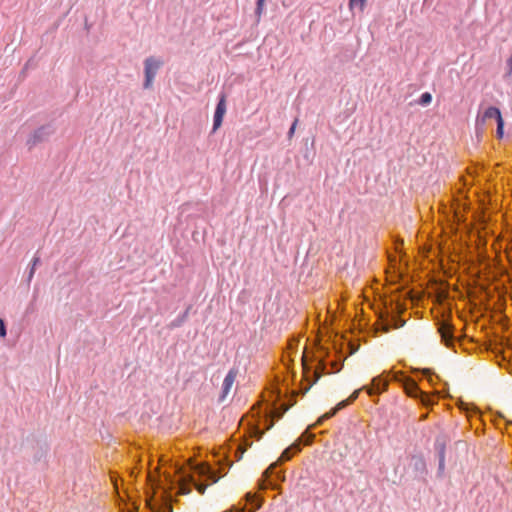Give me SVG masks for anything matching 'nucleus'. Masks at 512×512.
I'll return each mask as SVG.
<instances>
[{
  "instance_id": "1",
  "label": "nucleus",
  "mask_w": 512,
  "mask_h": 512,
  "mask_svg": "<svg viewBox=\"0 0 512 512\" xmlns=\"http://www.w3.org/2000/svg\"><path fill=\"white\" fill-rule=\"evenodd\" d=\"M303 444L301 441L296 440L294 443L286 447L281 453L277 462L271 464L258 478V492L262 489L271 488L276 489L280 482L285 480L284 471L279 470V466L292 459V457L302 451Z\"/></svg>"
},
{
  "instance_id": "28",
  "label": "nucleus",
  "mask_w": 512,
  "mask_h": 512,
  "mask_svg": "<svg viewBox=\"0 0 512 512\" xmlns=\"http://www.w3.org/2000/svg\"><path fill=\"white\" fill-rule=\"evenodd\" d=\"M42 131H43V129H40V130H38V131L34 134V136H33V137L35 138V140L33 141V144H35V143H36V138H38V135H39L40 133H42Z\"/></svg>"
},
{
  "instance_id": "16",
  "label": "nucleus",
  "mask_w": 512,
  "mask_h": 512,
  "mask_svg": "<svg viewBox=\"0 0 512 512\" xmlns=\"http://www.w3.org/2000/svg\"><path fill=\"white\" fill-rule=\"evenodd\" d=\"M367 0H349L350 10L358 8L361 12L364 10Z\"/></svg>"
},
{
  "instance_id": "2",
  "label": "nucleus",
  "mask_w": 512,
  "mask_h": 512,
  "mask_svg": "<svg viewBox=\"0 0 512 512\" xmlns=\"http://www.w3.org/2000/svg\"><path fill=\"white\" fill-rule=\"evenodd\" d=\"M219 475L206 463L197 464L193 467L191 474L183 475L179 479V493L189 494L192 487L203 494L208 484L216 483Z\"/></svg>"
},
{
  "instance_id": "14",
  "label": "nucleus",
  "mask_w": 512,
  "mask_h": 512,
  "mask_svg": "<svg viewBox=\"0 0 512 512\" xmlns=\"http://www.w3.org/2000/svg\"><path fill=\"white\" fill-rule=\"evenodd\" d=\"M236 375H237V373L234 370H230L228 372V374L226 375V377L223 381V385H222V390H223L222 398H224L229 393L230 389L232 388V386L235 382Z\"/></svg>"
},
{
  "instance_id": "4",
  "label": "nucleus",
  "mask_w": 512,
  "mask_h": 512,
  "mask_svg": "<svg viewBox=\"0 0 512 512\" xmlns=\"http://www.w3.org/2000/svg\"><path fill=\"white\" fill-rule=\"evenodd\" d=\"M392 373V381L399 383L408 397L419 401V403L426 408L434 405V397L421 390L414 379L405 375V373L402 371Z\"/></svg>"
},
{
  "instance_id": "7",
  "label": "nucleus",
  "mask_w": 512,
  "mask_h": 512,
  "mask_svg": "<svg viewBox=\"0 0 512 512\" xmlns=\"http://www.w3.org/2000/svg\"><path fill=\"white\" fill-rule=\"evenodd\" d=\"M437 328L441 336L442 343L446 347L452 348L455 345L456 337L454 335L455 327L452 323L451 316L443 315L437 322Z\"/></svg>"
},
{
  "instance_id": "19",
  "label": "nucleus",
  "mask_w": 512,
  "mask_h": 512,
  "mask_svg": "<svg viewBox=\"0 0 512 512\" xmlns=\"http://www.w3.org/2000/svg\"><path fill=\"white\" fill-rule=\"evenodd\" d=\"M38 263H39V258L35 257L33 259V261H32V265H31V268H30V271H29L28 281H31V279L34 277L36 266H37Z\"/></svg>"
},
{
  "instance_id": "11",
  "label": "nucleus",
  "mask_w": 512,
  "mask_h": 512,
  "mask_svg": "<svg viewBox=\"0 0 512 512\" xmlns=\"http://www.w3.org/2000/svg\"><path fill=\"white\" fill-rule=\"evenodd\" d=\"M503 118L501 111L494 106L488 107L483 114H478L476 118V124L475 129L476 133L479 134L480 132H483V127L485 125L486 120L488 119H495V121H498V119Z\"/></svg>"
},
{
  "instance_id": "8",
  "label": "nucleus",
  "mask_w": 512,
  "mask_h": 512,
  "mask_svg": "<svg viewBox=\"0 0 512 512\" xmlns=\"http://www.w3.org/2000/svg\"><path fill=\"white\" fill-rule=\"evenodd\" d=\"M162 65V61L155 57H148L144 61V75L145 80L143 83V87L145 89H150L152 87V83L154 78Z\"/></svg>"
},
{
  "instance_id": "24",
  "label": "nucleus",
  "mask_w": 512,
  "mask_h": 512,
  "mask_svg": "<svg viewBox=\"0 0 512 512\" xmlns=\"http://www.w3.org/2000/svg\"><path fill=\"white\" fill-rule=\"evenodd\" d=\"M444 466H445V458H439V465H438L439 472H442L444 470Z\"/></svg>"
},
{
  "instance_id": "5",
  "label": "nucleus",
  "mask_w": 512,
  "mask_h": 512,
  "mask_svg": "<svg viewBox=\"0 0 512 512\" xmlns=\"http://www.w3.org/2000/svg\"><path fill=\"white\" fill-rule=\"evenodd\" d=\"M270 398H267L265 393H258V441L262 438L264 431L261 430L260 422H261V413L262 406L265 404L266 409L270 413H275L277 411V404L281 399V392L278 388L274 387L272 391H270Z\"/></svg>"
},
{
  "instance_id": "15",
  "label": "nucleus",
  "mask_w": 512,
  "mask_h": 512,
  "mask_svg": "<svg viewBox=\"0 0 512 512\" xmlns=\"http://www.w3.org/2000/svg\"><path fill=\"white\" fill-rule=\"evenodd\" d=\"M435 450L437 451L438 458H445L446 439L445 437H437L435 441Z\"/></svg>"
},
{
  "instance_id": "26",
  "label": "nucleus",
  "mask_w": 512,
  "mask_h": 512,
  "mask_svg": "<svg viewBox=\"0 0 512 512\" xmlns=\"http://www.w3.org/2000/svg\"><path fill=\"white\" fill-rule=\"evenodd\" d=\"M264 0H258V17L260 16Z\"/></svg>"
},
{
  "instance_id": "20",
  "label": "nucleus",
  "mask_w": 512,
  "mask_h": 512,
  "mask_svg": "<svg viewBox=\"0 0 512 512\" xmlns=\"http://www.w3.org/2000/svg\"><path fill=\"white\" fill-rule=\"evenodd\" d=\"M7 335V329L4 320L0 319V337L5 338Z\"/></svg>"
},
{
  "instance_id": "23",
  "label": "nucleus",
  "mask_w": 512,
  "mask_h": 512,
  "mask_svg": "<svg viewBox=\"0 0 512 512\" xmlns=\"http://www.w3.org/2000/svg\"><path fill=\"white\" fill-rule=\"evenodd\" d=\"M266 428L265 430H269L274 425V420L270 418L265 419Z\"/></svg>"
},
{
  "instance_id": "29",
  "label": "nucleus",
  "mask_w": 512,
  "mask_h": 512,
  "mask_svg": "<svg viewBox=\"0 0 512 512\" xmlns=\"http://www.w3.org/2000/svg\"><path fill=\"white\" fill-rule=\"evenodd\" d=\"M427 416H428V414H427V413H426V414L421 415L420 420H422V421H423V420H426V419H427Z\"/></svg>"
},
{
  "instance_id": "12",
  "label": "nucleus",
  "mask_w": 512,
  "mask_h": 512,
  "mask_svg": "<svg viewBox=\"0 0 512 512\" xmlns=\"http://www.w3.org/2000/svg\"><path fill=\"white\" fill-rule=\"evenodd\" d=\"M226 109V98L224 95H221L214 113L213 131H216L222 125L223 118L226 114Z\"/></svg>"
},
{
  "instance_id": "22",
  "label": "nucleus",
  "mask_w": 512,
  "mask_h": 512,
  "mask_svg": "<svg viewBox=\"0 0 512 512\" xmlns=\"http://www.w3.org/2000/svg\"><path fill=\"white\" fill-rule=\"evenodd\" d=\"M297 122H298V120H297V119H295V120H294V122L292 123V125H291V127H290V129H289V131H288V136H289V137H292V135L294 134V131H295V128H296Z\"/></svg>"
},
{
  "instance_id": "13",
  "label": "nucleus",
  "mask_w": 512,
  "mask_h": 512,
  "mask_svg": "<svg viewBox=\"0 0 512 512\" xmlns=\"http://www.w3.org/2000/svg\"><path fill=\"white\" fill-rule=\"evenodd\" d=\"M316 424H317V421L314 424L308 426L307 429L297 439V440L301 441L303 446H309L314 442L315 434L312 432V430L320 426V425H316Z\"/></svg>"
},
{
  "instance_id": "27",
  "label": "nucleus",
  "mask_w": 512,
  "mask_h": 512,
  "mask_svg": "<svg viewBox=\"0 0 512 512\" xmlns=\"http://www.w3.org/2000/svg\"><path fill=\"white\" fill-rule=\"evenodd\" d=\"M262 503H263V499H262V497L258 494V502H257L258 510L261 508Z\"/></svg>"
},
{
  "instance_id": "18",
  "label": "nucleus",
  "mask_w": 512,
  "mask_h": 512,
  "mask_svg": "<svg viewBox=\"0 0 512 512\" xmlns=\"http://www.w3.org/2000/svg\"><path fill=\"white\" fill-rule=\"evenodd\" d=\"M431 101L432 95L429 92H425L420 96L418 103L422 106H427L431 103Z\"/></svg>"
},
{
  "instance_id": "25",
  "label": "nucleus",
  "mask_w": 512,
  "mask_h": 512,
  "mask_svg": "<svg viewBox=\"0 0 512 512\" xmlns=\"http://www.w3.org/2000/svg\"><path fill=\"white\" fill-rule=\"evenodd\" d=\"M242 448H243V447H242L241 445H238V447H237L236 455H237L238 459H241L242 454H243V452H244V450H242Z\"/></svg>"
},
{
  "instance_id": "3",
  "label": "nucleus",
  "mask_w": 512,
  "mask_h": 512,
  "mask_svg": "<svg viewBox=\"0 0 512 512\" xmlns=\"http://www.w3.org/2000/svg\"><path fill=\"white\" fill-rule=\"evenodd\" d=\"M329 355V350L321 345H318L312 352H309L308 350L303 352L301 358L303 370L306 374L311 372L315 375L313 383H315L322 375L329 373V363L327 361Z\"/></svg>"
},
{
  "instance_id": "17",
  "label": "nucleus",
  "mask_w": 512,
  "mask_h": 512,
  "mask_svg": "<svg viewBox=\"0 0 512 512\" xmlns=\"http://www.w3.org/2000/svg\"><path fill=\"white\" fill-rule=\"evenodd\" d=\"M497 128H496V137L497 139H502L504 136V119L500 118L498 121H496Z\"/></svg>"
},
{
  "instance_id": "21",
  "label": "nucleus",
  "mask_w": 512,
  "mask_h": 512,
  "mask_svg": "<svg viewBox=\"0 0 512 512\" xmlns=\"http://www.w3.org/2000/svg\"><path fill=\"white\" fill-rule=\"evenodd\" d=\"M414 465H415V468H416L417 470H420V469H421V470H424V469H425V462H424V460H423V459H421V458L416 459V461H415V464H414Z\"/></svg>"
},
{
  "instance_id": "9",
  "label": "nucleus",
  "mask_w": 512,
  "mask_h": 512,
  "mask_svg": "<svg viewBox=\"0 0 512 512\" xmlns=\"http://www.w3.org/2000/svg\"><path fill=\"white\" fill-rule=\"evenodd\" d=\"M404 323V320H402L394 311L387 310L380 317V330L381 332L386 333L392 328L402 327Z\"/></svg>"
},
{
  "instance_id": "6",
  "label": "nucleus",
  "mask_w": 512,
  "mask_h": 512,
  "mask_svg": "<svg viewBox=\"0 0 512 512\" xmlns=\"http://www.w3.org/2000/svg\"><path fill=\"white\" fill-rule=\"evenodd\" d=\"M394 370L384 371L378 376L372 378L371 383L369 385H365L362 387L366 393L373 397L379 396L388 390L389 382L392 381V376Z\"/></svg>"
},
{
  "instance_id": "10",
  "label": "nucleus",
  "mask_w": 512,
  "mask_h": 512,
  "mask_svg": "<svg viewBox=\"0 0 512 512\" xmlns=\"http://www.w3.org/2000/svg\"><path fill=\"white\" fill-rule=\"evenodd\" d=\"M361 390H363V389L361 388V389L355 390L346 400H343V401L339 402L330 411H328L325 414H323L322 416H320L317 419V424L316 425H322L326 420L334 417L338 413V411H340L341 409H343V408L347 407L348 405L352 404L358 398V395H359Z\"/></svg>"
}]
</instances>
